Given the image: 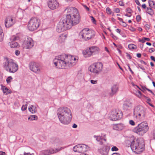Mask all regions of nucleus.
I'll return each mask as SVG.
<instances>
[{
  "instance_id": "4",
  "label": "nucleus",
  "mask_w": 155,
  "mask_h": 155,
  "mask_svg": "<svg viewBox=\"0 0 155 155\" xmlns=\"http://www.w3.org/2000/svg\"><path fill=\"white\" fill-rule=\"evenodd\" d=\"M3 67L5 71L11 73H15L18 69V66L15 61L7 57L4 58Z\"/></svg>"
},
{
  "instance_id": "1",
  "label": "nucleus",
  "mask_w": 155,
  "mask_h": 155,
  "mask_svg": "<svg viewBox=\"0 0 155 155\" xmlns=\"http://www.w3.org/2000/svg\"><path fill=\"white\" fill-rule=\"evenodd\" d=\"M67 15L62 17L57 25V32H61L78 23L80 21V17L78 10L74 7L68 8L65 10Z\"/></svg>"
},
{
  "instance_id": "14",
  "label": "nucleus",
  "mask_w": 155,
  "mask_h": 155,
  "mask_svg": "<svg viewBox=\"0 0 155 155\" xmlns=\"http://www.w3.org/2000/svg\"><path fill=\"white\" fill-rule=\"evenodd\" d=\"M30 69L33 72L39 74L41 72V69L38 64L35 62H31L29 64Z\"/></svg>"
},
{
  "instance_id": "38",
  "label": "nucleus",
  "mask_w": 155,
  "mask_h": 155,
  "mask_svg": "<svg viewBox=\"0 0 155 155\" xmlns=\"http://www.w3.org/2000/svg\"><path fill=\"white\" fill-rule=\"evenodd\" d=\"M136 95L139 97H140L141 96V93L140 91H138L136 92Z\"/></svg>"
},
{
  "instance_id": "56",
  "label": "nucleus",
  "mask_w": 155,
  "mask_h": 155,
  "mask_svg": "<svg viewBox=\"0 0 155 155\" xmlns=\"http://www.w3.org/2000/svg\"><path fill=\"white\" fill-rule=\"evenodd\" d=\"M0 155H5V152L2 151H0Z\"/></svg>"
},
{
  "instance_id": "48",
  "label": "nucleus",
  "mask_w": 155,
  "mask_h": 155,
  "mask_svg": "<svg viewBox=\"0 0 155 155\" xmlns=\"http://www.w3.org/2000/svg\"><path fill=\"white\" fill-rule=\"evenodd\" d=\"M126 56L127 57V58H129L130 59H131V58H132L131 56L129 54L127 53H126Z\"/></svg>"
},
{
  "instance_id": "41",
  "label": "nucleus",
  "mask_w": 155,
  "mask_h": 155,
  "mask_svg": "<svg viewBox=\"0 0 155 155\" xmlns=\"http://www.w3.org/2000/svg\"><path fill=\"white\" fill-rule=\"evenodd\" d=\"M129 122L130 124L132 126H134L135 125V123L133 120H130Z\"/></svg>"
},
{
  "instance_id": "37",
  "label": "nucleus",
  "mask_w": 155,
  "mask_h": 155,
  "mask_svg": "<svg viewBox=\"0 0 155 155\" xmlns=\"http://www.w3.org/2000/svg\"><path fill=\"white\" fill-rule=\"evenodd\" d=\"M106 11L107 12V13L109 14H111V13L112 12L111 11V10L109 7H107V8L106 9Z\"/></svg>"
},
{
  "instance_id": "57",
  "label": "nucleus",
  "mask_w": 155,
  "mask_h": 155,
  "mask_svg": "<svg viewBox=\"0 0 155 155\" xmlns=\"http://www.w3.org/2000/svg\"><path fill=\"white\" fill-rule=\"evenodd\" d=\"M128 66L129 69V71L131 72V73L132 74H134V72L131 69V68H130V66L129 65Z\"/></svg>"
},
{
  "instance_id": "12",
  "label": "nucleus",
  "mask_w": 155,
  "mask_h": 155,
  "mask_svg": "<svg viewBox=\"0 0 155 155\" xmlns=\"http://www.w3.org/2000/svg\"><path fill=\"white\" fill-rule=\"evenodd\" d=\"M87 146L83 144H79L74 146L73 148V150L75 152L78 153L84 152L87 150Z\"/></svg>"
},
{
  "instance_id": "33",
  "label": "nucleus",
  "mask_w": 155,
  "mask_h": 155,
  "mask_svg": "<svg viewBox=\"0 0 155 155\" xmlns=\"http://www.w3.org/2000/svg\"><path fill=\"white\" fill-rule=\"evenodd\" d=\"M4 34L3 33V30L0 31V42H2L3 40Z\"/></svg>"
},
{
  "instance_id": "27",
  "label": "nucleus",
  "mask_w": 155,
  "mask_h": 155,
  "mask_svg": "<svg viewBox=\"0 0 155 155\" xmlns=\"http://www.w3.org/2000/svg\"><path fill=\"white\" fill-rule=\"evenodd\" d=\"M66 37L64 34H61L59 37L58 39L61 43L64 42L65 39Z\"/></svg>"
},
{
  "instance_id": "61",
  "label": "nucleus",
  "mask_w": 155,
  "mask_h": 155,
  "mask_svg": "<svg viewBox=\"0 0 155 155\" xmlns=\"http://www.w3.org/2000/svg\"><path fill=\"white\" fill-rule=\"evenodd\" d=\"M153 138L155 139V129H154L153 131Z\"/></svg>"
},
{
  "instance_id": "20",
  "label": "nucleus",
  "mask_w": 155,
  "mask_h": 155,
  "mask_svg": "<svg viewBox=\"0 0 155 155\" xmlns=\"http://www.w3.org/2000/svg\"><path fill=\"white\" fill-rule=\"evenodd\" d=\"M118 86L117 85H113L111 87V92L109 94L110 95L112 96L116 94L118 91Z\"/></svg>"
},
{
  "instance_id": "63",
  "label": "nucleus",
  "mask_w": 155,
  "mask_h": 155,
  "mask_svg": "<svg viewBox=\"0 0 155 155\" xmlns=\"http://www.w3.org/2000/svg\"><path fill=\"white\" fill-rule=\"evenodd\" d=\"M77 127V125L75 124H74L72 126V127L74 128H76Z\"/></svg>"
},
{
  "instance_id": "22",
  "label": "nucleus",
  "mask_w": 155,
  "mask_h": 155,
  "mask_svg": "<svg viewBox=\"0 0 155 155\" xmlns=\"http://www.w3.org/2000/svg\"><path fill=\"white\" fill-rule=\"evenodd\" d=\"M94 137L96 138V140L98 142H99V144L101 145L103 144L104 143V141L105 142L106 141V139L105 138H104L102 136L94 135Z\"/></svg>"
},
{
  "instance_id": "54",
  "label": "nucleus",
  "mask_w": 155,
  "mask_h": 155,
  "mask_svg": "<svg viewBox=\"0 0 155 155\" xmlns=\"http://www.w3.org/2000/svg\"><path fill=\"white\" fill-rule=\"evenodd\" d=\"M135 2L136 3V4L137 5H138L139 6H140V4L139 1H138V0H135Z\"/></svg>"
},
{
  "instance_id": "23",
  "label": "nucleus",
  "mask_w": 155,
  "mask_h": 155,
  "mask_svg": "<svg viewBox=\"0 0 155 155\" xmlns=\"http://www.w3.org/2000/svg\"><path fill=\"white\" fill-rule=\"evenodd\" d=\"M114 127V129L119 130L123 129L124 128V126L123 124L120 123L115 125Z\"/></svg>"
},
{
  "instance_id": "29",
  "label": "nucleus",
  "mask_w": 155,
  "mask_h": 155,
  "mask_svg": "<svg viewBox=\"0 0 155 155\" xmlns=\"http://www.w3.org/2000/svg\"><path fill=\"white\" fill-rule=\"evenodd\" d=\"M149 6L152 8H155V2H154L150 0L148 2Z\"/></svg>"
},
{
  "instance_id": "25",
  "label": "nucleus",
  "mask_w": 155,
  "mask_h": 155,
  "mask_svg": "<svg viewBox=\"0 0 155 155\" xmlns=\"http://www.w3.org/2000/svg\"><path fill=\"white\" fill-rule=\"evenodd\" d=\"M2 89L3 91V92L6 95L10 94L11 93V92L10 90L5 86H2Z\"/></svg>"
},
{
  "instance_id": "50",
  "label": "nucleus",
  "mask_w": 155,
  "mask_h": 155,
  "mask_svg": "<svg viewBox=\"0 0 155 155\" xmlns=\"http://www.w3.org/2000/svg\"><path fill=\"white\" fill-rule=\"evenodd\" d=\"M91 17L92 18L91 20L93 23L94 24H95L96 22V20L93 16H91Z\"/></svg>"
},
{
  "instance_id": "10",
  "label": "nucleus",
  "mask_w": 155,
  "mask_h": 155,
  "mask_svg": "<svg viewBox=\"0 0 155 155\" xmlns=\"http://www.w3.org/2000/svg\"><path fill=\"white\" fill-rule=\"evenodd\" d=\"M103 66V64L102 63L98 62L91 65L88 69L91 72L98 75L102 71Z\"/></svg>"
},
{
  "instance_id": "52",
  "label": "nucleus",
  "mask_w": 155,
  "mask_h": 155,
  "mask_svg": "<svg viewBox=\"0 0 155 155\" xmlns=\"http://www.w3.org/2000/svg\"><path fill=\"white\" fill-rule=\"evenodd\" d=\"M110 36L112 37L114 39H117V37L114 35L113 34H111Z\"/></svg>"
},
{
  "instance_id": "17",
  "label": "nucleus",
  "mask_w": 155,
  "mask_h": 155,
  "mask_svg": "<svg viewBox=\"0 0 155 155\" xmlns=\"http://www.w3.org/2000/svg\"><path fill=\"white\" fill-rule=\"evenodd\" d=\"M60 150V149H50L49 150H44L40 152L39 155H49L56 153L59 151Z\"/></svg>"
},
{
  "instance_id": "7",
  "label": "nucleus",
  "mask_w": 155,
  "mask_h": 155,
  "mask_svg": "<svg viewBox=\"0 0 155 155\" xmlns=\"http://www.w3.org/2000/svg\"><path fill=\"white\" fill-rule=\"evenodd\" d=\"M149 129L147 123L142 122L134 128L133 131L139 135L142 136Z\"/></svg>"
},
{
  "instance_id": "13",
  "label": "nucleus",
  "mask_w": 155,
  "mask_h": 155,
  "mask_svg": "<svg viewBox=\"0 0 155 155\" xmlns=\"http://www.w3.org/2000/svg\"><path fill=\"white\" fill-rule=\"evenodd\" d=\"M19 40V38L18 36H13L11 37L9 41L10 47L12 48L18 47L19 45L17 41Z\"/></svg>"
},
{
  "instance_id": "45",
  "label": "nucleus",
  "mask_w": 155,
  "mask_h": 155,
  "mask_svg": "<svg viewBox=\"0 0 155 155\" xmlns=\"http://www.w3.org/2000/svg\"><path fill=\"white\" fill-rule=\"evenodd\" d=\"M114 12L116 13H118L120 12V10L119 8H115L114 10Z\"/></svg>"
},
{
  "instance_id": "9",
  "label": "nucleus",
  "mask_w": 155,
  "mask_h": 155,
  "mask_svg": "<svg viewBox=\"0 0 155 155\" xmlns=\"http://www.w3.org/2000/svg\"><path fill=\"white\" fill-rule=\"evenodd\" d=\"M79 35L84 40H88L94 36V32L87 28H84L80 32Z\"/></svg>"
},
{
  "instance_id": "58",
  "label": "nucleus",
  "mask_w": 155,
  "mask_h": 155,
  "mask_svg": "<svg viewBox=\"0 0 155 155\" xmlns=\"http://www.w3.org/2000/svg\"><path fill=\"white\" fill-rule=\"evenodd\" d=\"M140 62L141 64H143L145 65L147 64V63L143 60H141L140 61Z\"/></svg>"
},
{
  "instance_id": "47",
  "label": "nucleus",
  "mask_w": 155,
  "mask_h": 155,
  "mask_svg": "<svg viewBox=\"0 0 155 155\" xmlns=\"http://www.w3.org/2000/svg\"><path fill=\"white\" fill-rule=\"evenodd\" d=\"M119 5L121 6H124V4L123 2L122 1H120L119 2Z\"/></svg>"
},
{
  "instance_id": "35",
  "label": "nucleus",
  "mask_w": 155,
  "mask_h": 155,
  "mask_svg": "<svg viewBox=\"0 0 155 155\" xmlns=\"http://www.w3.org/2000/svg\"><path fill=\"white\" fill-rule=\"evenodd\" d=\"M12 79V77L10 76L7 78L6 79V81L7 83L9 84L11 82V80Z\"/></svg>"
},
{
  "instance_id": "15",
  "label": "nucleus",
  "mask_w": 155,
  "mask_h": 155,
  "mask_svg": "<svg viewBox=\"0 0 155 155\" xmlns=\"http://www.w3.org/2000/svg\"><path fill=\"white\" fill-rule=\"evenodd\" d=\"M34 45L33 41L31 38L28 37L24 41L23 44V48L26 49H30L32 48Z\"/></svg>"
},
{
  "instance_id": "42",
  "label": "nucleus",
  "mask_w": 155,
  "mask_h": 155,
  "mask_svg": "<svg viewBox=\"0 0 155 155\" xmlns=\"http://www.w3.org/2000/svg\"><path fill=\"white\" fill-rule=\"evenodd\" d=\"M126 11L127 12L130 14H131L132 12V10L129 8H127L126 9Z\"/></svg>"
},
{
  "instance_id": "64",
  "label": "nucleus",
  "mask_w": 155,
  "mask_h": 155,
  "mask_svg": "<svg viewBox=\"0 0 155 155\" xmlns=\"http://www.w3.org/2000/svg\"><path fill=\"white\" fill-rule=\"evenodd\" d=\"M112 155H120V154L118 153H113Z\"/></svg>"
},
{
  "instance_id": "5",
  "label": "nucleus",
  "mask_w": 155,
  "mask_h": 155,
  "mask_svg": "<svg viewBox=\"0 0 155 155\" xmlns=\"http://www.w3.org/2000/svg\"><path fill=\"white\" fill-rule=\"evenodd\" d=\"M146 114V110L142 106L139 105L134 107L133 117L135 120L141 121L145 117Z\"/></svg>"
},
{
  "instance_id": "53",
  "label": "nucleus",
  "mask_w": 155,
  "mask_h": 155,
  "mask_svg": "<svg viewBox=\"0 0 155 155\" xmlns=\"http://www.w3.org/2000/svg\"><path fill=\"white\" fill-rule=\"evenodd\" d=\"M91 83L94 84H95L97 83V81L91 80Z\"/></svg>"
},
{
  "instance_id": "21",
  "label": "nucleus",
  "mask_w": 155,
  "mask_h": 155,
  "mask_svg": "<svg viewBox=\"0 0 155 155\" xmlns=\"http://www.w3.org/2000/svg\"><path fill=\"white\" fill-rule=\"evenodd\" d=\"M83 54L85 57H89L93 55L89 48L83 51Z\"/></svg>"
},
{
  "instance_id": "8",
  "label": "nucleus",
  "mask_w": 155,
  "mask_h": 155,
  "mask_svg": "<svg viewBox=\"0 0 155 155\" xmlns=\"http://www.w3.org/2000/svg\"><path fill=\"white\" fill-rule=\"evenodd\" d=\"M40 24V20L37 18H31L29 20L28 25V28L30 31H33L36 30Z\"/></svg>"
},
{
  "instance_id": "2",
  "label": "nucleus",
  "mask_w": 155,
  "mask_h": 155,
  "mask_svg": "<svg viewBox=\"0 0 155 155\" xmlns=\"http://www.w3.org/2000/svg\"><path fill=\"white\" fill-rule=\"evenodd\" d=\"M76 57L71 55L62 54L55 57L53 63L55 67L59 68H66L67 66L71 67L74 65L77 61Z\"/></svg>"
},
{
  "instance_id": "26",
  "label": "nucleus",
  "mask_w": 155,
  "mask_h": 155,
  "mask_svg": "<svg viewBox=\"0 0 155 155\" xmlns=\"http://www.w3.org/2000/svg\"><path fill=\"white\" fill-rule=\"evenodd\" d=\"M51 142L55 144H58L61 143V141L58 138H54L51 140Z\"/></svg>"
},
{
  "instance_id": "46",
  "label": "nucleus",
  "mask_w": 155,
  "mask_h": 155,
  "mask_svg": "<svg viewBox=\"0 0 155 155\" xmlns=\"http://www.w3.org/2000/svg\"><path fill=\"white\" fill-rule=\"evenodd\" d=\"M15 53L16 55L18 56L20 54V52L18 50H16L15 51Z\"/></svg>"
},
{
  "instance_id": "40",
  "label": "nucleus",
  "mask_w": 155,
  "mask_h": 155,
  "mask_svg": "<svg viewBox=\"0 0 155 155\" xmlns=\"http://www.w3.org/2000/svg\"><path fill=\"white\" fill-rule=\"evenodd\" d=\"M141 17L140 15H138L136 17V20L137 22H139L141 20Z\"/></svg>"
},
{
  "instance_id": "36",
  "label": "nucleus",
  "mask_w": 155,
  "mask_h": 155,
  "mask_svg": "<svg viewBox=\"0 0 155 155\" xmlns=\"http://www.w3.org/2000/svg\"><path fill=\"white\" fill-rule=\"evenodd\" d=\"M145 40L149 41L150 40V39L149 38L145 37H143L142 38V41L143 42V43L145 42L144 41Z\"/></svg>"
},
{
  "instance_id": "49",
  "label": "nucleus",
  "mask_w": 155,
  "mask_h": 155,
  "mask_svg": "<svg viewBox=\"0 0 155 155\" xmlns=\"http://www.w3.org/2000/svg\"><path fill=\"white\" fill-rule=\"evenodd\" d=\"M83 7H84V8L86 9L87 11H90V9L89 8L87 7L86 5H83Z\"/></svg>"
},
{
  "instance_id": "34",
  "label": "nucleus",
  "mask_w": 155,
  "mask_h": 155,
  "mask_svg": "<svg viewBox=\"0 0 155 155\" xmlns=\"http://www.w3.org/2000/svg\"><path fill=\"white\" fill-rule=\"evenodd\" d=\"M128 47L130 49H135L136 48V46L133 44H130L129 45Z\"/></svg>"
},
{
  "instance_id": "18",
  "label": "nucleus",
  "mask_w": 155,
  "mask_h": 155,
  "mask_svg": "<svg viewBox=\"0 0 155 155\" xmlns=\"http://www.w3.org/2000/svg\"><path fill=\"white\" fill-rule=\"evenodd\" d=\"M15 22L14 18L12 17L8 16L6 18L5 21V26L6 28H9L13 25Z\"/></svg>"
},
{
  "instance_id": "31",
  "label": "nucleus",
  "mask_w": 155,
  "mask_h": 155,
  "mask_svg": "<svg viewBox=\"0 0 155 155\" xmlns=\"http://www.w3.org/2000/svg\"><path fill=\"white\" fill-rule=\"evenodd\" d=\"M147 12L151 15H153L154 14V12L151 9V8H147Z\"/></svg>"
},
{
  "instance_id": "32",
  "label": "nucleus",
  "mask_w": 155,
  "mask_h": 155,
  "mask_svg": "<svg viewBox=\"0 0 155 155\" xmlns=\"http://www.w3.org/2000/svg\"><path fill=\"white\" fill-rule=\"evenodd\" d=\"M129 107V103H124L123 105V108L124 110H127Z\"/></svg>"
},
{
  "instance_id": "3",
  "label": "nucleus",
  "mask_w": 155,
  "mask_h": 155,
  "mask_svg": "<svg viewBox=\"0 0 155 155\" xmlns=\"http://www.w3.org/2000/svg\"><path fill=\"white\" fill-rule=\"evenodd\" d=\"M57 114L60 121L64 124H68L71 122L72 118V113L68 108L63 107L59 108Z\"/></svg>"
},
{
  "instance_id": "16",
  "label": "nucleus",
  "mask_w": 155,
  "mask_h": 155,
  "mask_svg": "<svg viewBox=\"0 0 155 155\" xmlns=\"http://www.w3.org/2000/svg\"><path fill=\"white\" fill-rule=\"evenodd\" d=\"M48 5L49 8L52 10L58 8L59 6V4L57 0H49Z\"/></svg>"
},
{
  "instance_id": "24",
  "label": "nucleus",
  "mask_w": 155,
  "mask_h": 155,
  "mask_svg": "<svg viewBox=\"0 0 155 155\" xmlns=\"http://www.w3.org/2000/svg\"><path fill=\"white\" fill-rule=\"evenodd\" d=\"M89 48L93 55L95 54L99 51V49L97 46H91L89 47Z\"/></svg>"
},
{
  "instance_id": "43",
  "label": "nucleus",
  "mask_w": 155,
  "mask_h": 155,
  "mask_svg": "<svg viewBox=\"0 0 155 155\" xmlns=\"http://www.w3.org/2000/svg\"><path fill=\"white\" fill-rule=\"evenodd\" d=\"M145 27L146 30H149L150 28V26L148 24H146L145 25Z\"/></svg>"
},
{
  "instance_id": "62",
  "label": "nucleus",
  "mask_w": 155,
  "mask_h": 155,
  "mask_svg": "<svg viewBox=\"0 0 155 155\" xmlns=\"http://www.w3.org/2000/svg\"><path fill=\"white\" fill-rule=\"evenodd\" d=\"M137 57L139 58H140L141 57V54L140 53H137Z\"/></svg>"
},
{
  "instance_id": "60",
  "label": "nucleus",
  "mask_w": 155,
  "mask_h": 155,
  "mask_svg": "<svg viewBox=\"0 0 155 155\" xmlns=\"http://www.w3.org/2000/svg\"><path fill=\"white\" fill-rule=\"evenodd\" d=\"M147 90L148 91H149L150 92L153 94L154 95V93L152 92V91L151 90H150V89H149L148 88L147 89Z\"/></svg>"
},
{
  "instance_id": "28",
  "label": "nucleus",
  "mask_w": 155,
  "mask_h": 155,
  "mask_svg": "<svg viewBox=\"0 0 155 155\" xmlns=\"http://www.w3.org/2000/svg\"><path fill=\"white\" fill-rule=\"evenodd\" d=\"M28 110L32 113L33 114L35 112V107L33 105H31L30 107H29Z\"/></svg>"
},
{
  "instance_id": "19",
  "label": "nucleus",
  "mask_w": 155,
  "mask_h": 155,
  "mask_svg": "<svg viewBox=\"0 0 155 155\" xmlns=\"http://www.w3.org/2000/svg\"><path fill=\"white\" fill-rule=\"evenodd\" d=\"M110 149V147H109L106 146L104 147L103 148L99 149L98 151L102 155H107Z\"/></svg>"
},
{
  "instance_id": "44",
  "label": "nucleus",
  "mask_w": 155,
  "mask_h": 155,
  "mask_svg": "<svg viewBox=\"0 0 155 155\" xmlns=\"http://www.w3.org/2000/svg\"><path fill=\"white\" fill-rule=\"evenodd\" d=\"M27 108V107H26V106H25L24 105H23L22 106L21 108V110L22 111H25L26 109Z\"/></svg>"
},
{
  "instance_id": "6",
  "label": "nucleus",
  "mask_w": 155,
  "mask_h": 155,
  "mask_svg": "<svg viewBox=\"0 0 155 155\" xmlns=\"http://www.w3.org/2000/svg\"><path fill=\"white\" fill-rule=\"evenodd\" d=\"M130 146L133 150H135L137 152H142L144 150V141L143 138H141L133 140L131 142Z\"/></svg>"
},
{
  "instance_id": "55",
  "label": "nucleus",
  "mask_w": 155,
  "mask_h": 155,
  "mask_svg": "<svg viewBox=\"0 0 155 155\" xmlns=\"http://www.w3.org/2000/svg\"><path fill=\"white\" fill-rule=\"evenodd\" d=\"M138 67L141 69H142L143 70H145V68L144 67H143V66L140 65H138Z\"/></svg>"
},
{
  "instance_id": "11",
  "label": "nucleus",
  "mask_w": 155,
  "mask_h": 155,
  "mask_svg": "<svg viewBox=\"0 0 155 155\" xmlns=\"http://www.w3.org/2000/svg\"><path fill=\"white\" fill-rule=\"evenodd\" d=\"M123 116L122 112L120 110H114L112 112L110 116L111 120L113 121H116L121 119Z\"/></svg>"
},
{
  "instance_id": "59",
  "label": "nucleus",
  "mask_w": 155,
  "mask_h": 155,
  "mask_svg": "<svg viewBox=\"0 0 155 155\" xmlns=\"http://www.w3.org/2000/svg\"><path fill=\"white\" fill-rule=\"evenodd\" d=\"M150 58L152 60L154 61H155V58L153 56H151Z\"/></svg>"
},
{
  "instance_id": "51",
  "label": "nucleus",
  "mask_w": 155,
  "mask_h": 155,
  "mask_svg": "<svg viewBox=\"0 0 155 155\" xmlns=\"http://www.w3.org/2000/svg\"><path fill=\"white\" fill-rule=\"evenodd\" d=\"M155 51V49L153 48H150L149 50V52L150 53H152L154 52Z\"/></svg>"
},
{
  "instance_id": "30",
  "label": "nucleus",
  "mask_w": 155,
  "mask_h": 155,
  "mask_svg": "<svg viewBox=\"0 0 155 155\" xmlns=\"http://www.w3.org/2000/svg\"><path fill=\"white\" fill-rule=\"evenodd\" d=\"M38 119V117L37 116L35 115H32L30 116L28 118V120H36Z\"/></svg>"
},
{
  "instance_id": "39",
  "label": "nucleus",
  "mask_w": 155,
  "mask_h": 155,
  "mask_svg": "<svg viewBox=\"0 0 155 155\" xmlns=\"http://www.w3.org/2000/svg\"><path fill=\"white\" fill-rule=\"evenodd\" d=\"M118 149L116 146H114L112 147L111 148V150L112 151H117L118 150Z\"/></svg>"
}]
</instances>
